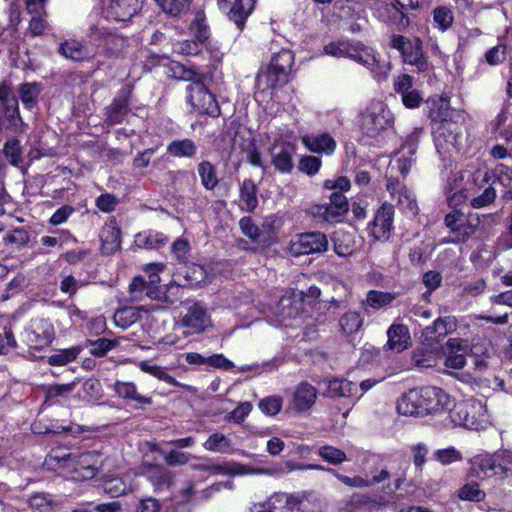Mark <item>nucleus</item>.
<instances>
[{
	"instance_id": "nucleus-1",
	"label": "nucleus",
	"mask_w": 512,
	"mask_h": 512,
	"mask_svg": "<svg viewBox=\"0 0 512 512\" xmlns=\"http://www.w3.org/2000/svg\"><path fill=\"white\" fill-rule=\"evenodd\" d=\"M450 396L441 388L425 386L410 389L397 401V411L405 416H425L449 409Z\"/></svg>"
},
{
	"instance_id": "nucleus-2",
	"label": "nucleus",
	"mask_w": 512,
	"mask_h": 512,
	"mask_svg": "<svg viewBox=\"0 0 512 512\" xmlns=\"http://www.w3.org/2000/svg\"><path fill=\"white\" fill-rule=\"evenodd\" d=\"M173 73L174 77L191 82L187 86V103L193 111L211 117L220 115V108L215 96L203 84L205 78L203 73L180 64L175 65Z\"/></svg>"
},
{
	"instance_id": "nucleus-3",
	"label": "nucleus",
	"mask_w": 512,
	"mask_h": 512,
	"mask_svg": "<svg viewBox=\"0 0 512 512\" xmlns=\"http://www.w3.org/2000/svg\"><path fill=\"white\" fill-rule=\"evenodd\" d=\"M97 462V452L87 451L76 455L51 450L43 465L48 470L63 472L75 480H88L97 474Z\"/></svg>"
},
{
	"instance_id": "nucleus-4",
	"label": "nucleus",
	"mask_w": 512,
	"mask_h": 512,
	"mask_svg": "<svg viewBox=\"0 0 512 512\" xmlns=\"http://www.w3.org/2000/svg\"><path fill=\"white\" fill-rule=\"evenodd\" d=\"M452 421L471 430L484 429L490 422L485 401L470 398L457 403L450 412Z\"/></svg>"
},
{
	"instance_id": "nucleus-5",
	"label": "nucleus",
	"mask_w": 512,
	"mask_h": 512,
	"mask_svg": "<svg viewBox=\"0 0 512 512\" xmlns=\"http://www.w3.org/2000/svg\"><path fill=\"white\" fill-rule=\"evenodd\" d=\"M434 142L437 152L443 157L452 152L465 153L468 148L465 128L453 122L439 126L434 132Z\"/></svg>"
},
{
	"instance_id": "nucleus-6",
	"label": "nucleus",
	"mask_w": 512,
	"mask_h": 512,
	"mask_svg": "<svg viewBox=\"0 0 512 512\" xmlns=\"http://www.w3.org/2000/svg\"><path fill=\"white\" fill-rule=\"evenodd\" d=\"M268 455H261L256 458L253 463H231L224 466L221 465H203V468L211 469L214 473H228L233 475L267 473L273 474L283 471V468L275 465L268 460L269 457L276 456L280 450H267Z\"/></svg>"
},
{
	"instance_id": "nucleus-7",
	"label": "nucleus",
	"mask_w": 512,
	"mask_h": 512,
	"mask_svg": "<svg viewBox=\"0 0 512 512\" xmlns=\"http://www.w3.org/2000/svg\"><path fill=\"white\" fill-rule=\"evenodd\" d=\"M394 117L392 112L381 101L370 104L362 116L361 129L369 137H377L386 129L392 127Z\"/></svg>"
},
{
	"instance_id": "nucleus-8",
	"label": "nucleus",
	"mask_w": 512,
	"mask_h": 512,
	"mask_svg": "<svg viewBox=\"0 0 512 512\" xmlns=\"http://www.w3.org/2000/svg\"><path fill=\"white\" fill-rule=\"evenodd\" d=\"M354 49L355 51H352L350 59L370 70L377 80L386 78L390 70L389 62L382 60L374 49L360 42H354Z\"/></svg>"
},
{
	"instance_id": "nucleus-9",
	"label": "nucleus",
	"mask_w": 512,
	"mask_h": 512,
	"mask_svg": "<svg viewBox=\"0 0 512 512\" xmlns=\"http://www.w3.org/2000/svg\"><path fill=\"white\" fill-rule=\"evenodd\" d=\"M374 16L381 22L403 29L408 26L409 18L401 8L391 0H377L373 7Z\"/></svg>"
},
{
	"instance_id": "nucleus-10",
	"label": "nucleus",
	"mask_w": 512,
	"mask_h": 512,
	"mask_svg": "<svg viewBox=\"0 0 512 512\" xmlns=\"http://www.w3.org/2000/svg\"><path fill=\"white\" fill-rule=\"evenodd\" d=\"M54 336L52 323L45 319H39L32 322L30 328L25 332V341L29 349L39 351L48 347Z\"/></svg>"
},
{
	"instance_id": "nucleus-11",
	"label": "nucleus",
	"mask_w": 512,
	"mask_h": 512,
	"mask_svg": "<svg viewBox=\"0 0 512 512\" xmlns=\"http://www.w3.org/2000/svg\"><path fill=\"white\" fill-rule=\"evenodd\" d=\"M394 207L390 203H383L376 211L369 226L370 235L378 241H386L393 231Z\"/></svg>"
},
{
	"instance_id": "nucleus-12",
	"label": "nucleus",
	"mask_w": 512,
	"mask_h": 512,
	"mask_svg": "<svg viewBox=\"0 0 512 512\" xmlns=\"http://www.w3.org/2000/svg\"><path fill=\"white\" fill-rule=\"evenodd\" d=\"M328 248V239L321 232H306L291 242L290 249L296 255L323 253Z\"/></svg>"
},
{
	"instance_id": "nucleus-13",
	"label": "nucleus",
	"mask_w": 512,
	"mask_h": 512,
	"mask_svg": "<svg viewBox=\"0 0 512 512\" xmlns=\"http://www.w3.org/2000/svg\"><path fill=\"white\" fill-rule=\"evenodd\" d=\"M255 0H218L219 8L228 10L229 18L242 30L246 19L254 8Z\"/></svg>"
},
{
	"instance_id": "nucleus-14",
	"label": "nucleus",
	"mask_w": 512,
	"mask_h": 512,
	"mask_svg": "<svg viewBox=\"0 0 512 512\" xmlns=\"http://www.w3.org/2000/svg\"><path fill=\"white\" fill-rule=\"evenodd\" d=\"M387 191L391 198L397 201V205L412 214L417 212V202L414 194L399 180L388 178L386 183Z\"/></svg>"
},
{
	"instance_id": "nucleus-15",
	"label": "nucleus",
	"mask_w": 512,
	"mask_h": 512,
	"mask_svg": "<svg viewBox=\"0 0 512 512\" xmlns=\"http://www.w3.org/2000/svg\"><path fill=\"white\" fill-rule=\"evenodd\" d=\"M181 323L184 327L189 328L191 333L203 332L210 325L206 307L200 302L192 304L183 316Z\"/></svg>"
},
{
	"instance_id": "nucleus-16",
	"label": "nucleus",
	"mask_w": 512,
	"mask_h": 512,
	"mask_svg": "<svg viewBox=\"0 0 512 512\" xmlns=\"http://www.w3.org/2000/svg\"><path fill=\"white\" fill-rule=\"evenodd\" d=\"M141 0H109L105 15L114 21H127L140 8Z\"/></svg>"
},
{
	"instance_id": "nucleus-17",
	"label": "nucleus",
	"mask_w": 512,
	"mask_h": 512,
	"mask_svg": "<svg viewBox=\"0 0 512 512\" xmlns=\"http://www.w3.org/2000/svg\"><path fill=\"white\" fill-rule=\"evenodd\" d=\"M287 82L285 75H280V72L267 67L265 71L259 72L256 77V94L263 97H272L273 90Z\"/></svg>"
},
{
	"instance_id": "nucleus-18",
	"label": "nucleus",
	"mask_w": 512,
	"mask_h": 512,
	"mask_svg": "<svg viewBox=\"0 0 512 512\" xmlns=\"http://www.w3.org/2000/svg\"><path fill=\"white\" fill-rule=\"evenodd\" d=\"M303 145L313 153L332 155L336 150V141L328 133L305 135L301 138Z\"/></svg>"
},
{
	"instance_id": "nucleus-19",
	"label": "nucleus",
	"mask_w": 512,
	"mask_h": 512,
	"mask_svg": "<svg viewBox=\"0 0 512 512\" xmlns=\"http://www.w3.org/2000/svg\"><path fill=\"white\" fill-rule=\"evenodd\" d=\"M295 146L291 143H282L272 150V163L281 173H290L293 169V155Z\"/></svg>"
},
{
	"instance_id": "nucleus-20",
	"label": "nucleus",
	"mask_w": 512,
	"mask_h": 512,
	"mask_svg": "<svg viewBox=\"0 0 512 512\" xmlns=\"http://www.w3.org/2000/svg\"><path fill=\"white\" fill-rule=\"evenodd\" d=\"M389 478V473L386 469H381L378 474L373 471L366 472L365 476H354L349 477L345 475H339L338 479L345 485L350 487H370L375 484L381 483Z\"/></svg>"
},
{
	"instance_id": "nucleus-21",
	"label": "nucleus",
	"mask_w": 512,
	"mask_h": 512,
	"mask_svg": "<svg viewBox=\"0 0 512 512\" xmlns=\"http://www.w3.org/2000/svg\"><path fill=\"white\" fill-rule=\"evenodd\" d=\"M457 320L453 316H447L438 318L433 322L432 326H428L424 330L426 337H429L432 341L439 342L449 333L456 330Z\"/></svg>"
},
{
	"instance_id": "nucleus-22",
	"label": "nucleus",
	"mask_w": 512,
	"mask_h": 512,
	"mask_svg": "<svg viewBox=\"0 0 512 512\" xmlns=\"http://www.w3.org/2000/svg\"><path fill=\"white\" fill-rule=\"evenodd\" d=\"M115 394L127 401H133L140 406H148L152 403L150 397L141 395L133 382L116 381L113 385Z\"/></svg>"
},
{
	"instance_id": "nucleus-23",
	"label": "nucleus",
	"mask_w": 512,
	"mask_h": 512,
	"mask_svg": "<svg viewBox=\"0 0 512 512\" xmlns=\"http://www.w3.org/2000/svg\"><path fill=\"white\" fill-rule=\"evenodd\" d=\"M501 469L496 465L495 460L487 454H481L471 459L470 475L476 477H490L497 473L496 469Z\"/></svg>"
},
{
	"instance_id": "nucleus-24",
	"label": "nucleus",
	"mask_w": 512,
	"mask_h": 512,
	"mask_svg": "<svg viewBox=\"0 0 512 512\" xmlns=\"http://www.w3.org/2000/svg\"><path fill=\"white\" fill-rule=\"evenodd\" d=\"M389 349L399 353L405 350L409 345L410 335L406 326L402 324H393L387 331Z\"/></svg>"
},
{
	"instance_id": "nucleus-25",
	"label": "nucleus",
	"mask_w": 512,
	"mask_h": 512,
	"mask_svg": "<svg viewBox=\"0 0 512 512\" xmlns=\"http://www.w3.org/2000/svg\"><path fill=\"white\" fill-rule=\"evenodd\" d=\"M100 240L102 249L105 253L111 254L120 247V230L116 222L110 221L106 223L100 231Z\"/></svg>"
},
{
	"instance_id": "nucleus-26",
	"label": "nucleus",
	"mask_w": 512,
	"mask_h": 512,
	"mask_svg": "<svg viewBox=\"0 0 512 512\" xmlns=\"http://www.w3.org/2000/svg\"><path fill=\"white\" fill-rule=\"evenodd\" d=\"M357 385L345 379H332L326 382L325 395L329 397H348L354 399Z\"/></svg>"
},
{
	"instance_id": "nucleus-27",
	"label": "nucleus",
	"mask_w": 512,
	"mask_h": 512,
	"mask_svg": "<svg viewBox=\"0 0 512 512\" xmlns=\"http://www.w3.org/2000/svg\"><path fill=\"white\" fill-rule=\"evenodd\" d=\"M316 397V389L312 385L303 382L298 385L294 392V406L298 411L307 410L315 403Z\"/></svg>"
},
{
	"instance_id": "nucleus-28",
	"label": "nucleus",
	"mask_w": 512,
	"mask_h": 512,
	"mask_svg": "<svg viewBox=\"0 0 512 512\" xmlns=\"http://www.w3.org/2000/svg\"><path fill=\"white\" fill-rule=\"evenodd\" d=\"M59 53L73 61H84L93 56L92 51L75 40H68L62 43L59 47Z\"/></svg>"
},
{
	"instance_id": "nucleus-29",
	"label": "nucleus",
	"mask_w": 512,
	"mask_h": 512,
	"mask_svg": "<svg viewBox=\"0 0 512 512\" xmlns=\"http://www.w3.org/2000/svg\"><path fill=\"white\" fill-rule=\"evenodd\" d=\"M166 242V236L157 231H144L135 236V244L139 248L158 249L165 245Z\"/></svg>"
},
{
	"instance_id": "nucleus-30",
	"label": "nucleus",
	"mask_w": 512,
	"mask_h": 512,
	"mask_svg": "<svg viewBox=\"0 0 512 512\" xmlns=\"http://www.w3.org/2000/svg\"><path fill=\"white\" fill-rule=\"evenodd\" d=\"M42 87L37 82L24 83L19 88V97L26 109H32L37 105Z\"/></svg>"
},
{
	"instance_id": "nucleus-31",
	"label": "nucleus",
	"mask_w": 512,
	"mask_h": 512,
	"mask_svg": "<svg viewBox=\"0 0 512 512\" xmlns=\"http://www.w3.org/2000/svg\"><path fill=\"white\" fill-rule=\"evenodd\" d=\"M293 62V53L290 50H281L271 58L268 66L280 72V75H285L288 78Z\"/></svg>"
},
{
	"instance_id": "nucleus-32",
	"label": "nucleus",
	"mask_w": 512,
	"mask_h": 512,
	"mask_svg": "<svg viewBox=\"0 0 512 512\" xmlns=\"http://www.w3.org/2000/svg\"><path fill=\"white\" fill-rule=\"evenodd\" d=\"M167 151L174 157H194L197 152V146L191 139H181L172 141Z\"/></svg>"
},
{
	"instance_id": "nucleus-33",
	"label": "nucleus",
	"mask_w": 512,
	"mask_h": 512,
	"mask_svg": "<svg viewBox=\"0 0 512 512\" xmlns=\"http://www.w3.org/2000/svg\"><path fill=\"white\" fill-rule=\"evenodd\" d=\"M28 503L30 507L37 512H50L59 503L55 497L49 493L39 492L33 494Z\"/></svg>"
},
{
	"instance_id": "nucleus-34",
	"label": "nucleus",
	"mask_w": 512,
	"mask_h": 512,
	"mask_svg": "<svg viewBox=\"0 0 512 512\" xmlns=\"http://www.w3.org/2000/svg\"><path fill=\"white\" fill-rule=\"evenodd\" d=\"M201 184L206 190H213L219 183L216 169L209 161H202L197 167Z\"/></svg>"
},
{
	"instance_id": "nucleus-35",
	"label": "nucleus",
	"mask_w": 512,
	"mask_h": 512,
	"mask_svg": "<svg viewBox=\"0 0 512 512\" xmlns=\"http://www.w3.org/2000/svg\"><path fill=\"white\" fill-rule=\"evenodd\" d=\"M355 249V240L349 233L338 231L334 236V250L337 255L347 257Z\"/></svg>"
},
{
	"instance_id": "nucleus-36",
	"label": "nucleus",
	"mask_w": 512,
	"mask_h": 512,
	"mask_svg": "<svg viewBox=\"0 0 512 512\" xmlns=\"http://www.w3.org/2000/svg\"><path fill=\"white\" fill-rule=\"evenodd\" d=\"M240 198L244 205V209L252 212L258 205L256 196V187L252 180L245 179L240 188Z\"/></svg>"
},
{
	"instance_id": "nucleus-37",
	"label": "nucleus",
	"mask_w": 512,
	"mask_h": 512,
	"mask_svg": "<svg viewBox=\"0 0 512 512\" xmlns=\"http://www.w3.org/2000/svg\"><path fill=\"white\" fill-rule=\"evenodd\" d=\"M80 352L81 348L79 346L60 349L49 356L47 362L52 366H64L73 362L78 357Z\"/></svg>"
},
{
	"instance_id": "nucleus-38",
	"label": "nucleus",
	"mask_w": 512,
	"mask_h": 512,
	"mask_svg": "<svg viewBox=\"0 0 512 512\" xmlns=\"http://www.w3.org/2000/svg\"><path fill=\"white\" fill-rule=\"evenodd\" d=\"M128 112V102L126 99H115L110 106L106 108V120L109 125L121 123L124 115Z\"/></svg>"
},
{
	"instance_id": "nucleus-39",
	"label": "nucleus",
	"mask_w": 512,
	"mask_h": 512,
	"mask_svg": "<svg viewBox=\"0 0 512 512\" xmlns=\"http://www.w3.org/2000/svg\"><path fill=\"white\" fill-rule=\"evenodd\" d=\"M479 224V219L475 216H466L465 221L459 224L458 230L454 233L455 238L451 240L452 243L465 242L476 231Z\"/></svg>"
},
{
	"instance_id": "nucleus-40",
	"label": "nucleus",
	"mask_w": 512,
	"mask_h": 512,
	"mask_svg": "<svg viewBox=\"0 0 512 512\" xmlns=\"http://www.w3.org/2000/svg\"><path fill=\"white\" fill-rule=\"evenodd\" d=\"M362 324L363 318L357 311H348L339 319L341 330L347 335L357 332Z\"/></svg>"
},
{
	"instance_id": "nucleus-41",
	"label": "nucleus",
	"mask_w": 512,
	"mask_h": 512,
	"mask_svg": "<svg viewBox=\"0 0 512 512\" xmlns=\"http://www.w3.org/2000/svg\"><path fill=\"white\" fill-rule=\"evenodd\" d=\"M354 49V42L348 40L334 41L324 46V53L333 57L350 58Z\"/></svg>"
},
{
	"instance_id": "nucleus-42",
	"label": "nucleus",
	"mask_w": 512,
	"mask_h": 512,
	"mask_svg": "<svg viewBox=\"0 0 512 512\" xmlns=\"http://www.w3.org/2000/svg\"><path fill=\"white\" fill-rule=\"evenodd\" d=\"M403 61L415 66L419 72H426L431 68L430 63L423 54L422 41L420 38H416V48H414V52L412 54H407V58Z\"/></svg>"
},
{
	"instance_id": "nucleus-43",
	"label": "nucleus",
	"mask_w": 512,
	"mask_h": 512,
	"mask_svg": "<svg viewBox=\"0 0 512 512\" xmlns=\"http://www.w3.org/2000/svg\"><path fill=\"white\" fill-rule=\"evenodd\" d=\"M396 295L390 292H383L378 290H370L367 293L365 304L375 310L389 305Z\"/></svg>"
},
{
	"instance_id": "nucleus-44",
	"label": "nucleus",
	"mask_w": 512,
	"mask_h": 512,
	"mask_svg": "<svg viewBox=\"0 0 512 512\" xmlns=\"http://www.w3.org/2000/svg\"><path fill=\"white\" fill-rule=\"evenodd\" d=\"M258 512H298V509L295 504L289 502L286 495H276L271 497L267 507H263Z\"/></svg>"
},
{
	"instance_id": "nucleus-45",
	"label": "nucleus",
	"mask_w": 512,
	"mask_h": 512,
	"mask_svg": "<svg viewBox=\"0 0 512 512\" xmlns=\"http://www.w3.org/2000/svg\"><path fill=\"white\" fill-rule=\"evenodd\" d=\"M190 33L198 42L204 43L209 37V28L203 12H197L189 26Z\"/></svg>"
},
{
	"instance_id": "nucleus-46",
	"label": "nucleus",
	"mask_w": 512,
	"mask_h": 512,
	"mask_svg": "<svg viewBox=\"0 0 512 512\" xmlns=\"http://www.w3.org/2000/svg\"><path fill=\"white\" fill-rule=\"evenodd\" d=\"M376 505L380 506V505H383V503L378 501L376 498L371 497L367 494L355 493L346 502L345 509L348 512H353L362 507H370V506H376Z\"/></svg>"
},
{
	"instance_id": "nucleus-47",
	"label": "nucleus",
	"mask_w": 512,
	"mask_h": 512,
	"mask_svg": "<svg viewBox=\"0 0 512 512\" xmlns=\"http://www.w3.org/2000/svg\"><path fill=\"white\" fill-rule=\"evenodd\" d=\"M390 45L401 53L404 60L407 58V54L414 52V48H416V38L409 40L402 35L393 34L390 38Z\"/></svg>"
},
{
	"instance_id": "nucleus-48",
	"label": "nucleus",
	"mask_w": 512,
	"mask_h": 512,
	"mask_svg": "<svg viewBox=\"0 0 512 512\" xmlns=\"http://www.w3.org/2000/svg\"><path fill=\"white\" fill-rule=\"evenodd\" d=\"M156 2L163 12L172 16L185 12L190 5L189 0H156Z\"/></svg>"
},
{
	"instance_id": "nucleus-49",
	"label": "nucleus",
	"mask_w": 512,
	"mask_h": 512,
	"mask_svg": "<svg viewBox=\"0 0 512 512\" xmlns=\"http://www.w3.org/2000/svg\"><path fill=\"white\" fill-rule=\"evenodd\" d=\"M139 368L141 371L149 373L153 375L154 377L158 378L159 380H162L170 385H178V382L176 379L170 375H168L165 370L157 365L150 364L147 361H142L139 363Z\"/></svg>"
},
{
	"instance_id": "nucleus-50",
	"label": "nucleus",
	"mask_w": 512,
	"mask_h": 512,
	"mask_svg": "<svg viewBox=\"0 0 512 512\" xmlns=\"http://www.w3.org/2000/svg\"><path fill=\"white\" fill-rule=\"evenodd\" d=\"M138 320V312L131 307L119 309L114 314V322L121 328H127Z\"/></svg>"
},
{
	"instance_id": "nucleus-51",
	"label": "nucleus",
	"mask_w": 512,
	"mask_h": 512,
	"mask_svg": "<svg viewBox=\"0 0 512 512\" xmlns=\"http://www.w3.org/2000/svg\"><path fill=\"white\" fill-rule=\"evenodd\" d=\"M433 20L440 30L445 31L453 23L452 11L447 7H437L433 11Z\"/></svg>"
},
{
	"instance_id": "nucleus-52",
	"label": "nucleus",
	"mask_w": 512,
	"mask_h": 512,
	"mask_svg": "<svg viewBox=\"0 0 512 512\" xmlns=\"http://www.w3.org/2000/svg\"><path fill=\"white\" fill-rule=\"evenodd\" d=\"M201 44L202 43L197 40L178 41L173 45V50L181 55L194 56L200 53Z\"/></svg>"
},
{
	"instance_id": "nucleus-53",
	"label": "nucleus",
	"mask_w": 512,
	"mask_h": 512,
	"mask_svg": "<svg viewBox=\"0 0 512 512\" xmlns=\"http://www.w3.org/2000/svg\"><path fill=\"white\" fill-rule=\"evenodd\" d=\"M103 488L111 497H119L128 491V485L121 478H110L104 480Z\"/></svg>"
},
{
	"instance_id": "nucleus-54",
	"label": "nucleus",
	"mask_w": 512,
	"mask_h": 512,
	"mask_svg": "<svg viewBox=\"0 0 512 512\" xmlns=\"http://www.w3.org/2000/svg\"><path fill=\"white\" fill-rule=\"evenodd\" d=\"M322 162L321 159L315 156H303L298 163V169L309 176L315 175L319 172Z\"/></svg>"
},
{
	"instance_id": "nucleus-55",
	"label": "nucleus",
	"mask_w": 512,
	"mask_h": 512,
	"mask_svg": "<svg viewBox=\"0 0 512 512\" xmlns=\"http://www.w3.org/2000/svg\"><path fill=\"white\" fill-rule=\"evenodd\" d=\"M458 496L462 500L479 502L485 498V492L479 489L477 483H471L464 485L459 490Z\"/></svg>"
},
{
	"instance_id": "nucleus-56",
	"label": "nucleus",
	"mask_w": 512,
	"mask_h": 512,
	"mask_svg": "<svg viewBox=\"0 0 512 512\" xmlns=\"http://www.w3.org/2000/svg\"><path fill=\"white\" fill-rule=\"evenodd\" d=\"M3 152L13 165H18L22 161V150L19 141L16 139L7 141Z\"/></svg>"
},
{
	"instance_id": "nucleus-57",
	"label": "nucleus",
	"mask_w": 512,
	"mask_h": 512,
	"mask_svg": "<svg viewBox=\"0 0 512 512\" xmlns=\"http://www.w3.org/2000/svg\"><path fill=\"white\" fill-rule=\"evenodd\" d=\"M282 406V399L278 396H270L259 402L260 410L269 416L276 415Z\"/></svg>"
},
{
	"instance_id": "nucleus-58",
	"label": "nucleus",
	"mask_w": 512,
	"mask_h": 512,
	"mask_svg": "<svg viewBox=\"0 0 512 512\" xmlns=\"http://www.w3.org/2000/svg\"><path fill=\"white\" fill-rule=\"evenodd\" d=\"M118 342L106 338H100L90 343V353L94 356H103L117 346Z\"/></svg>"
},
{
	"instance_id": "nucleus-59",
	"label": "nucleus",
	"mask_w": 512,
	"mask_h": 512,
	"mask_svg": "<svg viewBox=\"0 0 512 512\" xmlns=\"http://www.w3.org/2000/svg\"><path fill=\"white\" fill-rule=\"evenodd\" d=\"M252 404L250 402H241L233 411H231L226 419L229 422L240 423L251 412Z\"/></svg>"
},
{
	"instance_id": "nucleus-60",
	"label": "nucleus",
	"mask_w": 512,
	"mask_h": 512,
	"mask_svg": "<svg viewBox=\"0 0 512 512\" xmlns=\"http://www.w3.org/2000/svg\"><path fill=\"white\" fill-rule=\"evenodd\" d=\"M74 386V383L49 385L45 391V398L47 401H52L59 396L71 392Z\"/></svg>"
},
{
	"instance_id": "nucleus-61",
	"label": "nucleus",
	"mask_w": 512,
	"mask_h": 512,
	"mask_svg": "<svg viewBox=\"0 0 512 512\" xmlns=\"http://www.w3.org/2000/svg\"><path fill=\"white\" fill-rule=\"evenodd\" d=\"M507 54V47L503 44H499L485 53V59L490 65H498L502 63Z\"/></svg>"
},
{
	"instance_id": "nucleus-62",
	"label": "nucleus",
	"mask_w": 512,
	"mask_h": 512,
	"mask_svg": "<svg viewBox=\"0 0 512 512\" xmlns=\"http://www.w3.org/2000/svg\"><path fill=\"white\" fill-rule=\"evenodd\" d=\"M239 227L242 233L251 240H257L261 235L260 228L252 221L250 217H243L239 221Z\"/></svg>"
},
{
	"instance_id": "nucleus-63",
	"label": "nucleus",
	"mask_w": 512,
	"mask_h": 512,
	"mask_svg": "<svg viewBox=\"0 0 512 512\" xmlns=\"http://www.w3.org/2000/svg\"><path fill=\"white\" fill-rule=\"evenodd\" d=\"M3 241L5 245H25L29 241V234L24 229H14L3 238Z\"/></svg>"
},
{
	"instance_id": "nucleus-64",
	"label": "nucleus",
	"mask_w": 512,
	"mask_h": 512,
	"mask_svg": "<svg viewBox=\"0 0 512 512\" xmlns=\"http://www.w3.org/2000/svg\"><path fill=\"white\" fill-rule=\"evenodd\" d=\"M494 175L496 177V182L502 185L503 187H511L512 186V169L499 164L494 169Z\"/></svg>"
}]
</instances>
